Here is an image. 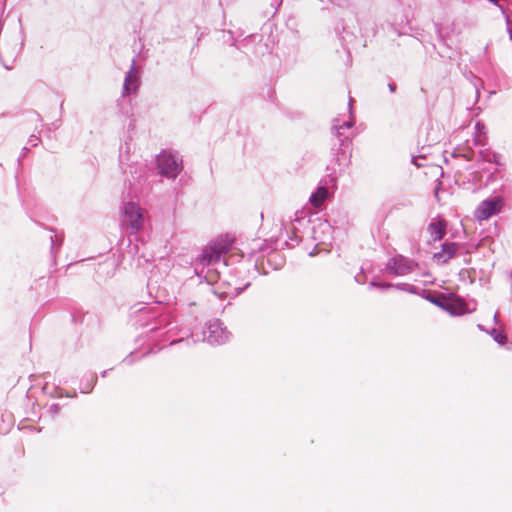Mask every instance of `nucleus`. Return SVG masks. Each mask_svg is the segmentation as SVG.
<instances>
[{
    "instance_id": "nucleus-7",
    "label": "nucleus",
    "mask_w": 512,
    "mask_h": 512,
    "mask_svg": "<svg viewBox=\"0 0 512 512\" xmlns=\"http://www.w3.org/2000/svg\"><path fill=\"white\" fill-rule=\"evenodd\" d=\"M140 85V76L138 67L136 65V59L132 60L129 71L126 73L123 83L122 95L128 96L136 93Z\"/></svg>"
},
{
    "instance_id": "nucleus-1",
    "label": "nucleus",
    "mask_w": 512,
    "mask_h": 512,
    "mask_svg": "<svg viewBox=\"0 0 512 512\" xmlns=\"http://www.w3.org/2000/svg\"><path fill=\"white\" fill-rule=\"evenodd\" d=\"M163 307L157 302L153 304H141L133 307L130 314L133 325L139 328H147L149 332L164 330L165 333L175 328L169 315L162 312Z\"/></svg>"
},
{
    "instance_id": "nucleus-12",
    "label": "nucleus",
    "mask_w": 512,
    "mask_h": 512,
    "mask_svg": "<svg viewBox=\"0 0 512 512\" xmlns=\"http://www.w3.org/2000/svg\"><path fill=\"white\" fill-rule=\"evenodd\" d=\"M458 249L459 245L457 243H444L441 251L434 254V258L442 263H446L456 255Z\"/></svg>"
},
{
    "instance_id": "nucleus-33",
    "label": "nucleus",
    "mask_w": 512,
    "mask_h": 512,
    "mask_svg": "<svg viewBox=\"0 0 512 512\" xmlns=\"http://www.w3.org/2000/svg\"><path fill=\"white\" fill-rule=\"evenodd\" d=\"M282 264H283V260L281 259V261L274 266V269H279L282 266Z\"/></svg>"
},
{
    "instance_id": "nucleus-16",
    "label": "nucleus",
    "mask_w": 512,
    "mask_h": 512,
    "mask_svg": "<svg viewBox=\"0 0 512 512\" xmlns=\"http://www.w3.org/2000/svg\"><path fill=\"white\" fill-rule=\"evenodd\" d=\"M49 231L52 233L50 235L51 253L55 254L56 250L62 246L64 237L63 235H58L54 228H49Z\"/></svg>"
},
{
    "instance_id": "nucleus-15",
    "label": "nucleus",
    "mask_w": 512,
    "mask_h": 512,
    "mask_svg": "<svg viewBox=\"0 0 512 512\" xmlns=\"http://www.w3.org/2000/svg\"><path fill=\"white\" fill-rule=\"evenodd\" d=\"M97 383V375L95 373L85 374L81 380L80 392L88 394L92 392Z\"/></svg>"
},
{
    "instance_id": "nucleus-11",
    "label": "nucleus",
    "mask_w": 512,
    "mask_h": 512,
    "mask_svg": "<svg viewBox=\"0 0 512 512\" xmlns=\"http://www.w3.org/2000/svg\"><path fill=\"white\" fill-rule=\"evenodd\" d=\"M342 30L340 31L338 27H336V34L338 36L341 45L350 52L351 48H354L355 41L357 39V34L355 31V27L351 29L348 25H342Z\"/></svg>"
},
{
    "instance_id": "nucleus-13",
    "label": "nucleus",
    "mask_w": 512,
    "mask_h": 512,
    "mask_svg": "<svg viewBox=\"0 0 512 512\" xmlns=\"http://www.w3.org/2000/svg\"><path fill=\"white\" fill-rule=\"evenodd\" d=\"M286 238L283 239V235L279 238H277L275 243V249H284V248H293L299 243V237L297 236L296 232L292 230L289 232L288 230H285Z\"/></svg>"
},
{
    "instance_id": "nucleus-20",
    "label": "nucleus",
    "mask_w": 512,
    "mask_h": 512,
    "mask_svg": "<svg viewBox=\"0 0 512 512\" xmlns=\"http://www.w3.org/2000/svg\"><path fill=\"white\" fill-rule=\"evenodd\" d=\"M61 406L58 403H53L49 406L47 412L51 417H55L59 414Z\"/></svg>"
},
{
    "instance_id": "nucleus-32",
    "label": "nucleus",
    "mask_w": 512,
    "mask_h": 512,
    "mask_svg": "<svg viewBox=\"0 0 512 512\" xmlns=\"http://www.w3.org/2000/svg\"><path fill=\"white\" fill-rule=\"evenodd\" d=\"M52 125H53L54 129H57L60 126V120L52 123Z\"/></svg>"
},
{
    "instance_id": "nucleus-39",
    "label": "nucleus",
    "mask_w": 512,
    "mask_h": 512,
    "mask_svg": "<svg viewBox=\"0 0 512 512\" xmlns=\"http://www.w3.org/2000/svg\"><path fill=\"white\" fill-rule=\"evenodd\" d=\"M254 268H255L258 272H260V270H259V268H258V264H257V263L254 265Z\"/></svg>"
},
{
    "instance_id": "nucleus-19",
    "label": "nucleus",
    "mask_w": 512,
    "mask_h": 512,
    "mask_svg": "<svg viewBox=\"0 0 512 512\" xmlns=\"http://www.w3.org/2000/svg\"><path fill=\"white\" fill-rule=\"evenodd\" d=\"M369 287L370 288L384 289V280L382 278H379V277H373L369 281Z\"/></svg>"
},
{
    "instance_id": "nucleus-25",
    "label": "nucleus",
    "mask_w": 512,
    "mask_h": 512,
    "mask_svg": "<svg viewBox=\"0 0 512 512\" xmlns=\"http://www.w3.org/2000/svg\"><path fill=\"white\" fill-rule=\"evenodd\" d=\"M506 335H503L501 333H497L495 335V340L499 343V344H505L506 343Z\"/></svg>"
},
{
    "instance_id": "nucleus-40",
    "label": "nucleus",
    "mask_w": 512,
    "mask_h": 512,
    "mask_svg": "<svg viewBox=\"0 0 512 512\" xmlns=\"http://www.w3.org/2000/svg\"><path fill=\"white\" fill-rule=\"evenodd\" d=\"M389 87H390V90H391V91H394V90H395V88H394L392 85H389Z\"/></svg>"
},
{
    "instance_id": "nucleus-35",
    "label": "nucleus",
    "mask_w": 512,
    "mask_h": 512,
    "mask_svg": "<svg viewBox=\"0 0 512 512\" xmlns=\"http://www.w3.org/2000/svg\"><path fill=\"white\" fill-rule=\"evenodd\" d=\"M35 117H36V119H37L39 122H42V118H41L40 114L35 113Z\"/></svg>"
},
{
    "instance_id": "nucleus-6",
    "label": "nucleus",
    "mask_w": 512,
    "mask_h": 512,
    "mask_svg": "<svg viewBox=\"0 0 512 512\" xmlns=\"http://www.w3.org/2000/svg\"><path fill=\"white\" fill-rule=\"evenodd\" d=\"M123 225L130 227L131 232H137L143 225V214L140 206L134 202H126L123 206Z\"/></svg>"
},
{
    "instance_id": "nucleus-38",
    "label": "nucleus",
    "mask_w": 512,
    "mask_h": 512,
    "mask_svg": "<svg viewBox=\"0 0 512 512\" xmlns=\"http://www.w3.org/2000/svg\"><path fill=\"white\" fill-rule=\"evenodd\" d=\"M143 177V174H140L139 176H137V179H138V182H140V179Z\"/></svg>"
},
{
    "instance_id": "nucleus-28",
    "label": "nucleus",
    "mask_w": 512,
    "mask_h": 512,
    "mask_svg": "<svg viewBox=\"0 0 512 512\" xmlns=\"http://www.w3.org/2000/svg\"><path fill=\"white\" fill-rule=\"evenodd\" d=\"M327 1L332 3V4L341 6L346 0H327ZM321 2H324V0H322Z\"/></svg>"
},
{
    "instance_id": "nucleus-9",
    "label": "nucleus",
    "mask_w": 512,
    "mask_h": 512,
    "mask_svg": "<svg viewBox=\"0 0 512 512\" xmlns=\"http://www.w3.org/2000/svg\"><path fill=\"white\" fill-rule=\"evenodd\" d=\"M336 185V176H331L325 185H319L317 189L310 195L309 202L315 208H320L324 202L329 198L330 193L327 185Z\"/></svg>"
},
{
    "instance_id": "nucleus-21",
    "label": "nucleus",
    "mask_w": 512,
    "mask_h": 512,
    "mask_svg": "<svg viewBox=\"0 0 512 512\" xmlns=\"http://www.w3.org/2000/svg\"><path fill=\"white\" fill-rule=\"evenodd\" d=\"M257 39H259V40H260V39H261V36H260V35H258V34H250V35H248V36L243 40V42H242V46H243V47H247V46H248V44H249L250 42H254V41H256Z\"/></svg>"
},
{
    "instance_id": "nucleus-10",
    "label": "nucleus",
    "mask_w": 512,
    "mask_h": 512,
    "mask_svg": "<svg viewBox=\"0 0 512 512\" xmlns=\"http://www.w3.org/2000/svg\"><path fill=\"white\" fill-rule=\"evenodd\" d=\"M389 270L397 275H405L415 270L417 264L402 256L391 259L388 263Z\"/></svg>"
},
{
    "instance_id": "nucleus-37",
    "label": "nucleus",
    "mask_w": 512,
    "mask_h": 512,
    "mask_svg": "<svg viewBox=\"0 0 512 512\" xmlns=\"http://www.w3.org/2000/svg\"><path fill=\"white\" fill-rule=\"evenodd\" d=\"M4 67H5L7 70L12 69V67H11V66H8V65H6V64H4Z\"/></svg>"
},
{
    "instance_id": "nucleus-31",
    "label": "nucleus",
    "mask_w": 512,
    "mask_h": 512,
    "mask_svg": "<svg viewBox=\"0 0 512 512\" xmlns=\"http://www.w3.org/2000/svg\"><path fill=\"white\" fill-rule=\"evenodd\" d=\"M27 151H28V148H26V147H24V148L22 149V153H21L20 157L18 158V161H20V160H21V157H24V156H25V154L27 153Z\"/></svg>"
},
{
    "instance_id": "nucleus-2",
    "label": "nucleus",
    "mask_w": 512,
    "mask_h": 512,
    "mask_svg": "<svg viewBox=\"0 0 512 512\" xmlns=\"http://www.w3.org/2000/svg\"><path fill=\"white\" fill-rule=\"evenodd\" d=\"M352 103L353 99L350 97L348 107L349 112L348 116L345 115L338 117L334 120L332 129L335 131L339 141L340 146L339 151L337 154H335V161L337 165L340 167V173L344 172L348 166L351 163V149H350V140L348 136H345L341 138L342 133L341 130L343 129H350L353 127L355 120L353 116V110H352Z\"/></svg>"
},
{
    "instance_id": "nucleus-17",
    "label": "nucleus",
    "mask_w": 512,
    "mask_h": 512,
    "mask_svg": "<svg viewBox=\"0 0 512 512\" xmlns=\"http://www.w3.org/2000/svg\"><path fill=\"white\" fill-rule=\"evenodd\" d=\"M330 230H331V227H330V225L327 222L319 223L317 226L313 227V239L314 240H319V243L325 244L326 243V239H320L317 236V233L318 232H323V233L327 232L329 234Z\"/></svg>"
},
{
    "instance_id": "nucleus-24",
    "label": "nucleus",
    "mask_w": 512,
    "mask_h": 512,
    "mask_svg": "<svg viewBox=\"0 0 512 512\" xmlns=\"http://www.w3.org/2000/svg\"><path fill=\"white\" fill-rule=\"evenodd\" d=\"M70 393L65 391L64 389L60 387L55 388V397L62 398V397H69Z\"/></svg>"
},
{
    "instance_id": "nucleus-29",
    "label": "nucleus",
    "mask_w": 512,
    "mask_h": 512,
    "mask_svg": "<svg viewBox=\"0 0 512 512\" xmlns=\"http://www.w3.org/2000/svg\"><path fill=\"white\" fill-rule=\"evenodd\" d=\"M282 0H272L271 5L274 7L275 10L278 9V7L281 5Z\"/></svg>"
},
{
    "instance_id": "nucleus-8",
    "label": "nucleus",
    "mask_w": 512,
    "mask_h": 512,
    "mask_svg": "<svg viewBox=\"0 0 512 512\" xmlns=\"http://www.w3.org/2000/svg\"><path fill=\"white\" fill-rule=\"evenodd\" d=\"M502 208V200L500 198H493L485 200L480 203L475 211V218L479 221L487 220L492 215L499 212Z\"/></svg>"
},
{
    "instance_id": "nucleus-26",
    "label": "nucleus",
    "mask_w": 512,
    "mask_h": 512,
    "mask_svg": "<svg viewBox=\"0 0 512 512\" xmlns=\"http://www.w3.org/2000/svg\"><path fill=\"white\" fill-rule=\"evenodd\" d=\"M38 142L39 138L34 134L30 135V137L28 138V143L31 144L32 146H37Z\"/></svg>"
},
{
    "instance_id": "nucleus-3",
    "label": "nucleus",
    "mask_w": 512,
    "mask_h": 512,
    "mask_svg": "<svg viewBox=\"0 0 512 512\" xmlns=\"http://www.w3.org/2000/svg\"><path fill=\"white\" fill-rule=\"evenodd\" d=\"M161 175L167 179H175L183 169L182 158L171 151H162L156 159Z\"/></svg>"
},
{
    "instance_id": "nucleus-22",
    "label": "nucleus",
    "mask_w": 512,
    "mask_h": 512,
    "mask_svg": "<svg viewBox=\"0 0 512 512\" xmlns=\"http://www.w3.org/2000/svg\"><path fill=\"white\" fill-rule=\"evenodd\" d=\"M354 278H355V281H356L357 283H359V284H364V283H366V281H367V276H366V274H365V269H364V267H362V268H361V272H360V273H358L357 275H355V277H354Z\"/></svg>"
},
{
    "instance_id": "nucleus-34",
    "label": "nucleus",
    "mask_w": 512,
    "mask_h": 512,
    "mask_svg": "<svg viewBox=\"0 0 512 512\" xmlns=\"http://www.w3.org/2000/svg\"><path fill=\"white\" fill-rule=\"evenodd\" d=\"M107 373H108V370H104L100 373L101 377H106L107 376Z\"/></svg>"
},
{
    "instance_id": "nucleus-27",
    "label": "nucleus",
    "mask_w": 512,
    "mask_h": 512,
    "mask_svg": "<svg viewBox=\"0 0 512 512\" xmlns=\"http://www.w3.org/2000/svg\"><path fill=\"white\" fill-rule=\"evenodd\" d=\"M135 361L136 359L134 358V354L132 352L123 360V362L128 365H132Z\"/></svg>"
},
{
    "instance_id": "nucleus-23",
    "label": "nucleus",
    "mask_w": 512,
    "mask_h": 512,
    "mask_svg": "<svg viewBox=\"0 0 512 512\" xmlns=\"http://www.w3.org/2000/svg\"><path fill=\"white\" fill-rule=\"evenodd\" d=\"M194 342L193 339H184V338H180V339H176V340H170V345H176V344H185L187 346H190L191 343Z\"/></svg>"
},
{
    "instance_id": "nucleus-4",
    "label": "nucleus",
    "mask_w": 512,
    "mask_h": 512,
    "mask_svg": "<svg viewBox=\"0 0 512 512\" xmlns=\"http://www.w3.org/2000/svg\"><path fill=\"white\" fill-rule=\"evenodd\" d=\"M231 244L229 240H218L207 245L199 255V262L207 266L217 264L230 250Z\"/></svg>"
},
{
    "instance_id": "nucleus-18",
    "label": "nucleus",
    "mask_w": 512,
    "mask_h": 512,
    "mask_svg": "<svg viewBox=\"0 0 512 512\" xmlns=\"http://www.w3.org/2000/svg\"><path fill=\"white\" fill-rule=\"evenodd\" d=\"M129 149H130V146L127 142L123 146L120 147L119 160H120L121 165H124L125 161L129 160V158L127 156L129 153Z\"/></svg>"
},
{
    "instance_id": "nucleus-36",
    "label": "nucleus",
    "mask_w": 512,
    "mask_h": 512,
    "mask_svg": "<svg viewBox=\"0 0 512 512\" xmlns=\"http://www.w3.org/2000/svg\"><path fill=\"white\" fill-rule=\"evenodd\" d=\"M69 397H70V398H75V397H77V392H76V391H74L73 393H70V396H69Z\"/></svg>"
},
{
    "instance_id": "nucleus-14",
    "label": "nucleus",
    "mask_w": 512,
    "mask_h": 512,
    "mask_svg": "<svg viewBox=\"0 0 512 512\" xmlns=\"http://www.w3.org/2000/svg\"><path fill=\"white\" fill-rule=\"evenodd\" d=\"M432 240L439 241L446 234V222L442 219L432 221L428 227Z\"/></svg>"
},
{
    "instance_id": "nucleus-5",
    "label": "nucleus",
    "mask_w": 512,
    "mask_h": 512,
    "mask_svg": "<svg viewBox=\"0 0 512 512\" xmlns=\"http://www.w3.org/2000/svg\"><path fill=\"white\" fill-rule=\"evenodd\" d=\"M203 340L211 345H222L229 341L231 333L219 319L209 321L203 332Z\"/></svg>"
},
{
    "instance_id": "nucleus-30",
    "label": "nucleus",
    "mask_w": 512,
    "mask_h": 512,
    "mask_svg": "<svg viewBox=\"0 0 512 512\" xmlns=\"http://www.w3.org/2000/svg\"><path fill=\"white\" fill-rule=\"evenodd\" d=\"M249 286H250V282H247L243 287H238V288H236V292H237V294L242 293V292H243L247 287H249Z\"/></svg>"
}]
</instances>
